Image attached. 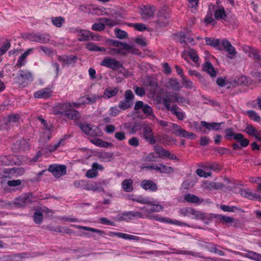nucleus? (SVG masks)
Returning a JSON list of instances; mask_svg holds the SVG:
<instances>
[{
	"mask_svg": "<svg viewBox=\"0 0 261 261\" xmlns=\"http://www.w3.org/2000/svg\"><path fill=\"white\" fill-rule=\"evenodd\" d=\"M108 42L110 45L114 46L115 48L109 47L106 49L107 54L111 56H116L117 55L126 56L127 53L133 54H139V52L134 44H128L125 43H122L120 41L115 40H109Z\"/></svg>",
	"mask_w": 261,
	"mask_h": 261,
	"instance_id": "f257e3e1",
	"label": "nucleus"
},
{
	"mask_svg": "<svg viewBox=\"0 0 261 261\" xmlns=\"http://www.w3.org/2000/svg\"><path fill=\"white\" fill-rule=\"evenodd\" d=\"M70 32L76 34L79 37L78 40L79 41H86L89 39L91 37L93 40H97V37L93 35V33L89 31L82 30L79 28H72L70 29Z\"/></svg>",
	"mask_w": 261,
	"mask_h": 261,
	"instance_id": "f03ea898",
	"label": "nucleus"
},
{
	"mask_svg": "<svg viewBox=\"0 0 261 261\" xmlns=\"http://www.w3.org/2000/svg\"><path fill=\"white\" fill-rule=\"evenodd\" d=\"M135 99V95L130 90L125 91L123 100H120L118 107L121 110L124 111L130 108L133 106V102Z\"/></svg>",
	"mask_w": 261,
	"mask_h": 261,
	"instance_id": "7ed1b4c3",
	"label": "nucleus"
},
{
	"mask_svg": "<svg viewBox=\"0 0 261 261\" xmlns=\"http://www.w3.org/2000/svg\"><path fill=\"white\" fill-rule=\"evenodd\" d=\"M33 81V74L30 71L28 70H20L16 77L17 83L23 87L27 86L29 83Z\"/></svg>",
	"mask_w": 261,
	"mask_h": 261,
	"instance_id": "20e7f679",
	"label": "nucleus"
},
{
	"mask_svg": "<svg viewBox=\"0 0 261 261\" xmlns=\"http://www.w3.org/2000/svg\"><path fill=\"white\" fill-rule=\"evenodd\" d=\"M79 127L86 134L92 137H100L102 135V132L98 127L89 124L81 123Z\"/></svg>",
	"mask_w": 261,
	"mask_h": 261,
	"instance_id": "39448f33",
	"label": "nucleus"
},
{
	"mask_svg": "<svg viewBox=\"0 0 261 261\" xmlns=\"http://www.w3.org/2000/svg\"><path fill=\"white\" fill-rule=\"evenodd\" d=\"M145 218H148L151 220H155L161 222L167 223L169 224H173L178 226L191 227L190 225L186 223L176 220H172L169 218H166L164 217H159L158 215H144Z\"/></svg>",
	"mask_w": 261,
	"mask_h": 261,
	"instance_id": "423d86ee",
	"label": "nucleus"
},
{
	"mask_svg": "<svg viewBox=\"0 0 261 261\" xmlns=\"http://www.w3.org/2000/svg\"><path fill=\"white\" fill-rule=\"evenodd\" d=\"M100 65L113 70H117L123 67V65L120 62L110 57L105 58L100 62Z\"/></svg>",
	"mask_w": 261,
	"mask_h": 261,
	"instance_id": "0eeeda50",
	"label": "nucleus"
},
{
	"mask_svg": "<svg viewBox=\"0 0 261 261\" xmlns=\"http://www.w3.org/2000/svg\"><path fill=\"white\" fill-rule=\"evenodd\" d=\"M140 109H142L143 113L147 117H150V119H153L155 117L152 108L147 104H144L142 101L139 100L136 102L134 110L138 111Z\"/></svg>",
	"mask_w": 261,
	"mask_h": 261,
	"instance_id": "6e6552de",
	"label": "nucleus"
},
{
	"mask_svg": "<svg viewBox=\"0 0 261 261\" xmlns=\"http://www.w3.org/2000/svg\"><path fill=\"white\" fill-rule=\"evenodd\" d=\"M223 49L227 51L228 54V57L230 59L233 58L237 54L235 48L231 44L230 42L226 39L222 40L218 47V49L220 50H222Z\"/></svg>",
	"mask_w": 261,
	"mask_h": 261,
	"instance_id": "1a4fd4ad",
	"label": "nucleus"
},
{
	"mask_svg": "<svg viewBox=\"0 0 261 261\" xmlns=\"http://www.w3.org/2000/svg\"><path fill=\"white\" fill-rule=\"evenodd\" d=\"M32 194H25L16 198L14 202L15 205L17 207H22L31 204L32 202Z\"/></svg>",
	"mask_w": 261,
	"mask_h": 261,
	"instance_id": "9d476101",
	"label": "nucleus"
},
{
	"mask_svg": "<svg viewBox=\"0 0 261 261\" xmlns=\"http://www.w3.org/2000/svg\"><path fill=\"white\" fill-rule=\"evenodd\" d=\"M155 8L149 5L142 6L140 7V14L142 18L148 20L152 18L155 12Z\"/></svg>",
	"mask_w": 261,
	"mask_h": 261,
	"instance_id": "9b49d317",
	"label": "nucleus"
},
{
	"mask_svg": "<svg viewBox=\"0 0 261 261\" xmlns=\"http://www.w3.org/2000/svg\"><path fill=\"white\" fill-rule=\"evenodd\" d=\"M28 38L31 41L37 42L40 43H47L50 40V36L48 34L32 33L29 34Z\"/></svg>",
	"mask_w": 261,
	"mask_h": 261,
	"instance_id": "f8f14e48",
	"label": "nucleus"
},
{
	"mask_svg": "<svg viewBox=\"0 0 261 261\" xmlns=\"http://www.w3.org/2000/svg\"><path fill=\"white\" fill-rule=\"evenodd\" d=\"M73 227L80 229H83L85 230H87L92 232H95L97 233V235L92 234L91 235V237L94 239L95 240H98L99 239V236H103L104 234H105V232L104 231L101 230L100 229L91 228L87 226H81V225H73Z\"/></svg>",
	"mask_w": 261,
	"mask_h": 261,
	"instance_id": "ddd939ff",
	"label": "nucleus"
},
{
	"mask_svg": "<svg viewBox=\"0 0 261 261\" xmlns=\"http://www.w3.org/2000/svg\"><path fill=\"white\" fill-rule=\"evenodd\" d=\"M48 170L58 178L66 174V167L65 165H50Z\"/></svg>",
	"mask_w": 261,
	"mask_h": 261,
	"instance_id": "4468645a",
	"label": "nucleus"
},
{
	"mask_svg": "<svg viewBox=\"0 0 261 261\" xmlns=\"http://www.w3.org/2000/svg\"><path fill=\"white\" fill-rule=\"evenodd\" d=\"M244 50L248 54L250 57L253 58L256 63L261 66V56L257 49L248 46L244 49Z\"/></svg>",
	"mask_w": 261,
	"mask_h": 261,
	"instance_id": "2eb2a0df",
	"label": "nucleus"
},
{
	"mask_svg": "<svg viewBox=\"0 0 261 261\" xmlns=\"http://www.w3.org/2000/svg\"><path fill=\"white\" fill-rule=\"evenodd\" d=\"M26 257L27 253H21L4 255L1 259L2 261H22Z\"/></svg>",
	"mask_w": 261,
	"mask_h": 261,
	"instance_id": "dca6fc26",
	"label": "nucleus"
},
{
	"mask_svg": "<svg viewBox=\"0 0 261 261\" xmlns=\"http://www.w3.org/2000/svg\"><path fill=\"white\" fill-rule=\"evenodd\" d=\"M143 129L145 138L149 141L150 144H154L155 141L154 138L151 128L148 125H144L143 127Z\"/></svg>",
	"mask_w": 261,
	"mask_h": 261,
	"instance_id": "f3484780",
	"label": "nucleus"
},
{
	"mask_svg": "<svg viewBox=\"0 0 261 261\" xmlns=\"http://www.w3.org/2000/svg\"><path fill=\"white\" fill-rule=\"evenodd\" d=\"M140 186L143 189L152 192H155L158 189L156 184L151 180H143L141 181Z\"/></svg>",
	"mask_w": 261,
	"mask_h": 261,
	"instance_id": "a211bd4d",
	"label": "nucleus"
},
{
	"mask_svg": "<svg viewBox=\"0 0 261 261\" xmlns=\"http://www.w3.org/2000/svg\"><path fill=\"white\" fill-rule=\"evenodd\" d=\"M240 194L242 196L250 200L261 199V196L256 194L253 193L248 189H243L240 191Z\"/></svg>",
	"mask_w": 261,
	"mask_h": 261,
	"instance_id": "6ab92c4d",
	"label": "nucleus"
},
{
	"mask_svg": "<svg viewBox=\"0 0 261 261\" xmlns=\"http://www.w3.org/2000/svg\"><path fill=\"white\" fill-rule=\"evenodd\" d=\"M119 92V88L117 87H107L104 91L103 94L102 95L105 99H110L115 96Z\"/></svg>",
	"mask_w": 261,
	"mask_h": 261,
	"instance_id": "aec40b11",
	"label": "nucleus"
},
{
	"mask_svg": "<svg viewBox=\"0 0 261 261\" xmlns=\"http://www.w3.org/2000/svg\"><path fill=\"white\" fill-rule=\"evenodd\" d=\"M52 91L49 88H44L35 92L34 97L36 98L46 99L51 96Z\"/></svg>",
	"mask_w": 261,
	"mask_h": 261,
	"instance_id": "412c9836",
	"label": "nucleus"
},
{
	"mask_svg": "<svg viewBox=\"0 0 261 261\" xmlns=\"http://www.w3.org/2000/svg\"><path fill=\"white\" fill-rule=\"evenodd\" d=\"M234 252L236 254H240L243 256L249 258L253 260L261 261V254L252 251H247V252L244 254H241L240 252L237 251H234Z\"/></svg>",
	"mask_w": 261,
	"mask_h": 261,
	"instance_id": "4be33fe9",
	"label": "nucleus"
},
{
	"mask_svg": "<svg viewBox=\"0 0 261 261\" xmlns=\"http://www.w3.org/2000/svg\"><path fill=\"white\" fill-rule=\"evenodd\" d=\"M20 119V116L17 114H12L8 116L5 120V123L8 126L16 124Z\"/></svg>",
	"mask_w": 261,
	"mask_h": 261,
	"instance_id": "5701e85b",
	"label": "nucleus"
},
{
	"mask_svg": "<svg viewBox=\"0 0 261 261\" xmlns=\"http://www.w3.org/2000/svg\"><path fill=\"white\" fill-rule=\"evenodd\" d=\"M214 16L216 19L226 21L227 16L222 7H220L215 10Z\"/></svg>",
	"mask_w": 261,
	"mask_h": 261,
	"instance_id": "b1692460",
	"label": "nucleus"
},
{
	"mask_svg": "<svg viewBox=\"0 0 261 261\" xmlns=\"http://www.w3.org/2000/svg\"><path fill=\"white\" fill-rule=\"evenodd\" d=\"M201 125L205 128L206 129H208V130H219L221 127V123H216V122H213V123H208L206 121H202L201 122Z\"/></svg>",
	"mask_w": 261,
	"mask_h": 261,
	"instance_id": "393cba45",
	"label": "nucleus"
},
{
	"mask_svg": "<svg viewBox=\"0 0 261 261\" xmlns=\"http://www.w3.org/2000/svg\"><path fill=\"white\" fill-rule=\"evenodd\" d=\"M111 233L113 235L118 237V238H122L125 240H135L139 241L140 240V238L138 236L130 235L127 233H124L123 232H112Z\"/></svg>",
	"mask_w": 261,
	"mask_h": 261,
	"instance_id": "a878e982",
	"label": "nucleus"
},
{
	"mask_svg": "<svg viewBox=\"0 0 261 261\" xmlns=\"http://www.w3.org/2000/svg\"><path fill=\"white\" fill-rule=\"evenodd\" d=\"M169 111H170L172 114L175 115L176 118L180 120H184L185 117L184 113L181 112L180 111V108L176 105L172 106Z\"/></svg>",
	"mask_w": 261,
	"mask_h": 261,
	"instance_id": "bb28decb",
	"label": "nucleus"
},
{
	"mask_svg": "<svg viewBox=\"0 0 261 261\" xmlns=\"http://www.w3.org/2000/svg\"><path fill=\"white\" fill-rule=\"evenodd\" d=\"M158 167H156V171L161 173L170 174L174 172V169L170 166H167L162 164H158Z\"/></svg>",
	"mask_w": 261,
	"mask_h": 261,
	"instance_id": "cd10ccee",
	"label": "nucleus"
},
{
	"mask_svg": "<svg viewBox=\"0 0 261 261\" xmlns=\"http://www.w3.org/2000/svg\"><path fill=\"white\" fill-rule=\"evenodd\" d=\"M64 115L68 119L73 120H78L81 117V114L79 112L75 110H72L71 108L66 111V113Z\"/></svg>",
	"mask_w": 261,
	"mask_h": 261,
	"instance_id": "c85d7f7f",
	"label": "nucleus"
},
{
	"mask_svg": "<svg viewBox=\"0 0 261 261\" xmlns=\"http://www.w3.org/2000/svg\"><path fill=\"white\" fill-rule=\"evenodd\" d=\"M126 217H127L128 222L136 218L144 219L145 215L140 212L128 211L126 212Z\"/></svg>",
	"mask_w": 261,
	"mask_h": 261,
	"instance_id": "c756f323",
	"label": "nucleus"
},
{
	"mask_svg": "<svg viewBox=\"0 0 261 261\" xmlns=\"http://www.w3.org/2000/svg\"><path fill=\"white\" fill-rule=\"evenodd\" d=\"M203 70L210 74L212 77H215L216 76V71L210 62H206L203 65Z\"/></svg>",
	"mask_w": 261,
	"mask_h": 261,
	"instance_id": "7c9ffc66",
	"label": "nucleus"
},
{
	"mask_svg": "<svg viewBox=\"0 0 261 261\" xmlns=\"http://www.w3.org/2000/svg\"><path fill=\"white\" fill-rule=\"evenodd\" d=\"M133 180L132 179H126L122 182V188L123 191L125 192H131L133 191Z\"/></svg>",
	"mask_w": 261,
	"mask_h": 261,
	"instance_id": "2f4dec72",
	"label": "nucleus"
},
{
	"mask_svg": "<svg viewBox=\"0 0 261 261\" xmlns=\"http://www.w3.org/2000/svg\"><path fill=\"white\" fill-rule=\"evenodd\" d=\"M32 50H33L32 48H30V49H28L23 54H22L19 58V59L17 61V64H16V66L20 68L22 66L25 65V64L26 63L25 59L28 57V56L32 52Z\"/></svg>",
	"mask_w": 261,
	"mask_h": 261,
	"instance_id": "473e14b6",
	"label": "nucleus"
},
{
	"mask_svg": "<svg viewBox=\"0 0 261 261\" xmlns=\"http://www.w3.org/2000/svg\"><path fill=\"white\" fill-rule=\"evenodd\" d=\"M190 215H192L193 216V218L195 219L204 220L207 219V216L206 215V214L194 210L192 208Z\"/></svg>",
	"mask_w": 261,
	"mask_h": 261,
	"instance_id": "72a5a7b5",
	"label": "nucleus"
},
{
	"mask_svg": "<svg viewBox=\"0 0 261 261\" xmlns=\"http://www.w3.org/2000/svg\"><path fill=\"white\" fill-rule=\"evenodd\" d=\"M86 48L91 51H101L104 52L106 51V48L105 47H101L97 46L95 43L93 42H89L86 44Z\"/></svg>",
	"mask_w": 261,
	"mask_h": 261,
	"instance_id": "f704fd0d",
	"label": "nucleus"
},
{
	"mask_svg": "<svg viewBox=\"0 0 261 261\" xmlns=\"http://www.w3.org/2000/svg\"><path fill=\"white\" fill-rule=\"evenodd\" d=\"M234 140L240 143V145L242 147H247L249 143V141L247 139H244L243 135L240 133H238L237 135L235 136Z\"/></svg>",
	"mask_w": 261,
	"mask_h": 261,
	"instance_id": "c9c22d12",
	"label": "nucleus"
},
{
	"mask_svg": "<svg viewBox=\"0 0 261 261\" xmlns=\"http://www.w3.org/2000/svg\"><path fill=\"white\" fill-rule=\"evenodd\" d=\"M15 145L19 147L18 149L20 151L28 150L30 147V144L29 142L24 139H21L17 141L15 144Z\"/></svg>",
	"mask_w": 261,
	"mask_h": 261,
	"instance_id": "e433bc0d",
	"label": "nucleus"
},
{
	"mask_svg": "<svg viewBox=\"0 0 261 261\" xmlns=\"http://www.w3.org/2000/svg\"><path fill=\"white\" fill-rule=\"evenodd\" d=\"M168 87L174 91H178L180 88V84L175 79H170L168 82Z\"/></svg>",
	"mask_w": 261,
	"mask_h": 261,
	"instance_id": "4c0bfd02",
	"label": "nucleus"
},
{
	"mask_svg": "<svg viewBox=\"0 0 261 261\" xmlns=\"http://www.w3.org/2000/svg\"><path fill=\"white\" fill-rule=\"evenodd\" d=\"M168 16L164 15L162 14L161 12H160L158 16V18L156 20L157 23L161 27H165L168 23Z\"/></svg>",
	"mask_w": 261,
	"mask_h": 261,
	"instance_id": "58836bf2",
	"label": "nucleus"
},
{
	"mask_svg": "<svg viewBox=\"0 0 261 261\" xmlns=\"http://www.w3.org/2000/svg\"><path fill=\"white\" fill-rule=\"evenodd\" d=\"M51 20L53 24L58 28L61 27L65 21V18L61 16L52 17Z\"/></svg>",
	"mask_w": 261,
	"mask_h": 261,
	"instance_id": "ea45409f",
	"label": "nucleus"
},
{
	"mask_svg": "<svg viewBox=\"0 0 261 261\" xmlns=\"http://www.w3.org/2000/svg\"><path fill=\"white\" fill-rule=\"evenodd\" d=\"M57 107L59 110L56 112V114H65L66 113V111L68 110V109L71 107V105L70 103H62L59 104Z\"/></svg>",
	"mask_w": 261,
	"mask_h": 261,
	"instance_id": "a19ab883",
	"label": "nucleus"
},
{
	"mask_svg": "<svg viewBox=\"0 0 261 261\" xmlns=\"http://www.w3.org/2000/svg\"><path fill=\"white\" fill-rule=\"evenodd\" d=\"M174 101L173 93L172 94H169L165 98L163 99V104L166 108L169 110L171 108V103Z\"/></svg>",
	"mask_w": 261,
	"mask_h": 261,
	"instance_id": "79ce46f5",
	"label": "nucleus"
},
{
	"mask_svg": "<svg viewBox=\"0 0 261 261\" xmlns=\"http://www.w3.org/2000/svg\"><path fill=\"white\" fill-rule=\"evenodd\" d=\"M154 150L155 152L159 154V156L160 158L166 156V155H168L169 154V151L164 149L162 147L160 146H154Z\"/></svg>",
	"mask_w": 261,
	"mask_h": 261,
	"instance_id": "37998d69",
	"label": "nucleus"
},
{
	"mask_svg": "<svg viewBox=\"0 0 261 261\" xmlns=\"http://www.w3.org/2000/svg\"><path fill=\"white\" fill-rule=\"evenodd\" d=\"M149 205L150 208L151 213L153 212H160L163 210L164 207L160 204H156L155 201H151Z\"/></svg>",
	"mask_w": 261,
	"mask_h": 261,
	"instance_id": "c03bdc74",
	"label": "nucleus"
},
{
	"mask_svg": "<svg viewBox=\"0 0 261 261\" xmlns=\"http://www.w3.org/2000/svg\"><path fill=\"white\" fill-rule=\"evenodd\" d=\"M218 218L220 222L225 224H231L236 221V220L232 217L221 215H218ZM237 221H238V220H237Z\"/></svg>",
	"mask_w": 261,
	"mask_h": 261,
	"instance_id": "a18cd8bd",
	"label": "nucleus"
},
{
	"mask_svg": "<svg viewBox=\"0 0 261 261\" xmlns=\"http://www.w3.org/2000/svg\"><path fill=\"white\" fill-rule=\"evenodd\" d=\"M184 199L190 203H198L200 201V199L197 196L191 194H187L184 196Z\"/></svg>",
	"mask_w": 261,
	"mask_h": 261,
	"instance_id": "49530a36",
	"label": "nucleus"
},
{
	"mask_svg": "<svg viewBox=\"0 0 261 261\" xmlns=\"http://www.w3.org/2000/svg\"><path fill=\"white\" fill-rule=\"evenodd\" d=\"M86 190L93 191H102L103 189L100 184L92 182L87 185Z\"/></svg>",
	"mask_w": 261,
	"mask_h": 261,
	"instance_id": "de8ad7c7",
	"label": "nucleus"
},
{
	"mask_svg": "<svg viewBox=\"0 0 261 261\" xmlns=\"http://www.w3.org/2000/svg\"><path fill=\"white\" fill-rule=\"evenodd\" d=\"M66 139V137L64 136L63 138L61 139L57 143L54 145H50L48 149L50 151L56 150L60 146H63L65 144V142Z\"/></svg>",
	"mask_w": 261,
	"mask_h": 261,
	"instance_id": "09e8293b",
	"label": "nucleus"
},
{
	"mask_svg": "<svg viewBox=\"0 0 261 261\" xmlns=\"http://www.w3.org/2000/svg\"><path fill=\"white\" fill-rule=\"evenodd\" d=\"M90 141L92 144L101 147H107L109 145V143L98 138L91 139Z\"/></svg>",
	"mask_w": 261,
	"mask_h": 261,
	"instance_id": "8fccbe9b",
	"label": "nucleus"
},
{
	"mask_svg": "<svg viewBox=\"0 0 261 261\" xmlns=\"http://www.w3.org/2000/svg\"><path fill=\"white\" fill-rule=\"evenodd\" d=\"M114 32L117 38L119 39H123L127 38L128 37L127 33L125 31L116 28L114 30Z\"/></svg>",
	"mask_w": 261,
	"mask_h": 261,
	"instance_id": "3c124183",
	"label": "nucleus"
},
{
	"mask_svg": "<svg viewBox=\"0 0 261 261\" xmlns=\"http://www.w3.org/2000/svg\"><path fill=\"white\" fill-rule=\"evenodd\" d=\"M205 42L207 45L214 47H218L220 46V42L218 39H213L212 38H205Z\"/></svg>",
	"mask_w": 261,
	"mask_h": 261,
	"instance_id": "603ef678",
	"label": "nucleus"
},
{
	"mask_svg": "<svg viewBox=\"0 0 261 261\" xmlns=\"http://www.w3.org/2000/svg\"><path fill=\"white\" fill-rule=\"evenodd\" d=\"M90 104H93L95 103L96 101H98L99 99H101L102 98L101 95H99L97 94H92L90 95H87Z\"/></svg>",
	"mask_w": 261,
	"mask_h": 261,
	"instance_id": "864d4df0",
	"label": "nucleus"
},
{
	"mask_svg": "<svg viewBox=\"0 0 261 261\" xmlns=\"http://www.w3.org/2000/svg\"><path fill=\"white\" fill-rule=\"evenodd\" d=\"M187 54L194 62H195V63H198L199 60V57L195 50L192 49H190L188 50H187Z\"/></svg>",
	"mask_w": 261,
	"mask_h": 261,
	"instance_id": "5fc2aeb1",
	"label": "nucleus"
},
{
	"mask_svg": "<svg viewBox=\"0 0 261 261\" xmlns=\"http://www.w3.org/2000/svg\"><path fill=\"white\" fill-rule=\"evenodd\" d=\"M246 114L248 116L253 120L256 122H260L261 120L260 117L253 110H250L246 112Z\"/></svg>",
	"mask_w": 261,
	"mask_h": 261,
	"instance_id": "6e6d98bb",
	"label": "nucleus"
},
{
	"mask_svg": "<svg viewBox=\"0 0 261 261\" xmlns=\"http://www.w3.org/2000/svg\"><path fill=\"white\" fill-rule=\"evenodd\" d=\"M34 221L36 224H40L43 220V214L41 212H36L33 215Z\"/></svg>",
	"mask_w": 261,
	"mask_h": 261,
	"instance_id": "4d7b16f0",
	"label": "nucleus"
},
{
	"mask_svg": "<svg viewBox=\"0 0 261 261\" xmlns=\"http://www.w3.org/2000/svg\"><path fill=\"white\" fill-rule=\"evenodd\" d=\"M170 127L173 129L174 134L177 136H179L182 129L179 125L175 123H170Z\"/></svg>",
	"mask_w": 261,
	"mask_h": 261,
	"instance_id": "13d9d810",
	"label": "nucleus"
},
{
	"mask_svg": "<svg viewBox=\"0 0 261 261\" xmlns=\"http://www.w3.org/2000/svg\"><path fill=\"white\" fill-rule=\"evenodd\" d=\"M9 162H10V165H19L21 164V161L18 158V157L14 155H9Z\"/></svg>",
	"mask_w": 261,
	"mask_h": 261,
	"instance_id": "bf43d9fd",
	"label": "nucleus"
},
{
	"mask_svg": "<svg viewBox=\"0 0 261 261\" xmlns=\"http://www.w3.org/2000/svg\"><path fill=\"white\" fill-rule=\"evenodd\" d=\"M120 113L119 108L117 106L112 107L109 110V114L112 117H116Z\"/></svg>",
	"mask_w": 261,
	"mask_h": 261,
	"instance_id": "052dcab7",
	"label": "nucleus"
},
{
	"mask_svg": "<svg viewBox=\"0 0 261 261\" xmlns=\"http://www.w3.org/2000/svg\"><path fill=\"white\" fill-rule=\"evenodd\" d=\"M225 132L226 134L225 137L227 140H230L232 138L234 139L235 136L237 135V134L233 132V129L231 128L226 129Z\"/></svg>",
	"mask_w": 261,
	"mask_h": 261,
	"instance_id": "680f3d73",
	"label": "nucleus"
},
{
	"mask_svg": "<svg viewBox=\"0 0 261 261\" xmlns=\"http://www.w3.org/2000/svg\"><path fill=\"white\" fill-rule=\"evenodd\" d=\"M194 136H195V135L193 133L188 132L182 128L180 134H179L178 137H184L188 139H193Z\"/></svg>",
	"mask_w": 261,
	"mask_h": 261,
	"instance_id": "e2e57ef3",
	"label": "nucleus"
},
{
	"mask_svg": "<svg viewBox=\"0 0 261 261\" xmlns=\"http://www.w3.org/2000/svg\"><path fill=\"white\" fill-rule=\"evenodd\" d=\"M133 200L134 201H136L138 203L143 204H147L149 205L151 200H149L148 198L147 197H140L137 198L133 199Z\"/></svg>",
	"mask_w": 261,
	"mask_h": 261,
	"instance_id": "0e129e2a",
	"label": "nucleus"
},
{
	"mask_svg": "<svg viewBox=\"0 0 261 261\" xmlns=\"http://www.w3.org/2000/svg\"><path fill=\"white\" fill-rule=\"evenodd\" d=\"M182 84L185 88L188 89H192L194 87L193 83L185 77L182 78Z\"/></svg>",
	"mask_w": 261,
	"mask_h": 261,
	"instance_id": "69168bd1",
	"label": "nucleus"
},
{
	"mask_svg": "<svg viewBox=\"0 0 261 261\" xmlns=\"http://www.w3.org/2000/svg\"><path fill=\"white\" fill-rule=\"evenodd\" d=\"M97 175V171H95L92 167V169L88 170L86 173V177L90 178L95 177Z\"/></svg>",
	"mask_w": 261,
	"mask_h": 261,
	"instance_id": "338daca9",
	"label": "nucleus"
},
{
	"mask_svg": "<svg viewBox=\"0 0 261 261\" xmlns=\"http://www.w3.org/2000/svg\"><path fill=\"white\" fill-rule=\"evenodd\" d=\"M105 28V24L101 23H95L92 27V29L96 31H102Z\"/></svg>",
	"mask_w": 261,
	"mask_h": 261,
	"instance_id": "774afa93",
	"label": "nucleus"
}]
</instances>
